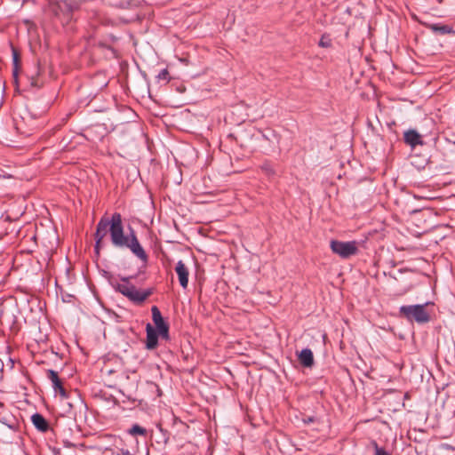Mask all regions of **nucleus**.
Instances as JSON below:
<instances>
[{"label": "nucleus", "instance_id": "9b49d317", "mask_svg": "<svg viewBox=\"0 0 455 455\" xmlns=\"http://www.w3.org/2000/svg\"><path fill=\"white\" fill-rule=\"evenodd\" d=\"M31 421L36 428L41 432H46L50 428L48 421L40 413H35L31 417Z\"/></svg>", "mask_w": 455, "mask_h": 455}, {"label": "nucleus", "instance_id": "2eb2a0df", "mask_svg": "<svg viewBox=\"0 0 455 455\" xmlns=\"http://www.w3.org/2000/svg\"><path fill=\"white\" fill-rule=\"evenodd\" d=\"M319 45L322 47H329L331 45V40L326 36H322Z\"/></svg>", "mask_w": 455, "mask_h": 455}, {"label": "nucleus", "instance_id": "f03ea898", "mask_svg": "<svg viewBox=\"0 0 455 455\" xmlns=\"http://www.w3.org/2000/svg\"><path fill=\"white\" fill-rule=\"evenodd\" d=\"M151 311L154 326L148 323L146 327V347L148 349H154L157 347L158 338L163 339H169V325L164 322L160 310L156 306H154L152 307Z\"/></svg>", "mask_w": 455, "mask_h": 455}, {"label": "nucleus", "instance_id": "423d86ee", "mask_svg": "<svg viewBox=\"0 0 455 455\" xmlns=\"http://www.w3.org/2000/svg\"><path fill=\"white\" fill-rule=\"evenodd\" d=\"M331 251L343 259H347L355 255L358 251L357 243L355 241L342 242L332 240L330 243Z\"/></svg>", "mask_w": 455, "mask_h": 455}, {"label": "nucleus", "instance_id": "1a4fd4ad", "mask_svg": "<svg viewBox=\"0 0 455 455\" xmlns=\"http://www.w3.org/2000/svg\"><path fill=\"white\" fill-rule=\"evenodd\" d=\"M404 141L406 144L414 148L418 145H423L421 135L415 130H408L403 135Z\"/></svg>", "mask_w": 455, "mask_h": 455}, {"label": "nucleus", "instance_id": "a211bd4d", "mask_svg": "<svg viewBox=\"0 0 455 455\" xmlns=\"http://www.w3.org/2000/svg\"><path fill=\"white\" fill-rule=\"evenodd\" d=\"M150 387H154V384L153 383H148Z\"/></svg>", "mask_w": 455, "mask_h": 455}, {"label": "nucleus", "instance_id": "f3484780", "mask_svg": "<svg viewBox=\"0 0 455 455\" xmlns=\"http://www.w3.org/2000/svg\"><path fill=\"white\" fill-rule=\"evenodd\" d=\"M150 294H151V292H150V291H144V299H147V297H148Z\"/></svg>", "mask_w": 455, "mask_h": 455}, {"label": "nucleus", "instance_id": "0eeeda50", "mask_svg": "<svg viewBox=\"0 0 455 455\" xmlns=\"http://www.w3.org/2000/svg\"><path fill=\"white\" fill-rule=\"evenodd\" d=\"M47 377L52 381L54 391L59 393L62 398L68 397V393L63 387V381L59 377V374L54 370L47 371Z\"/></svg>", "mask_w": 455, "mask_h": 455}, {"label": "nucleus", "instance_id": "f8f14e48", "mask_svg": "<svg viewBox=\"0 0 455 455\" xmlns=\"http://www.w3.org/2000/svg\"><path fill=\"white\" fill-rule=\"evenodd\" d=\"M429 29H431L433 32L445 35L451 32V28L447 25L443 24H428L427 26Z\"/></svg>", "mask_w": 455, "mask_h": 455}, {"label": "nucleus", "instance_id": "4468645a", "mask_svg": "<svg viewBox=\"0 0 455 455\" xmlns=\"http://www.w3.org/2000/svg\"><path fill=\"white\" fill-rule=\"evenodd\" d=\"M129 434L131 435H142V427L140 425H134L130 430Z\"/></svg>", "mask_w": 455, "mask_h": 455}, {"label": "nucleus", "instance_id": "6e6552de", "mask_svg": "<svg viewBox=\"0 0 455 455\" xmlns=\"http://www.w3.org/2000/svg\"><path fill=\"white\" fill-rule=\"evenodd\" d=\"M175 272L178 275L180 284L182 288L186 289L188 284V275L189 271L188 267L183 263L182 260H180L176 267H175Z\"/></svg>", "mask_w": 455, "mask_h": 455}, {"label": "nucleus", "instance_id": "dca6fc26", "mask_svg": "<svg viewBox=\"0 0 455 455\" xmlns=\"http://www.w3.org/2000/svg\"><path fill=\"white\" fill-rule=\"evenodd\" d=\"M167 76H168V71H167V69H163V70L159 73L158 77H159L160 79H164V80H165V79H167Z\"/></svg>", "mask_w": 455, "mask_h": 455}, {"label": "nucleus", "instance_id": "ddd939ff", "mask_svg": "<svg viewBox=\"0 0 455 455\" xmlns=\"http://www.w3.org/2000/svg\"><path fill=\"white\" fill-rule=\"evenodd\" d=\"M371 444L375 451L374 455H390L387 451H385L383 448L379 447L375 441H372L371 443Z\"/></svg>", "mask_w": 455, "mask_h": 455}, {"label": "nucleus", "instance_id": "20e7f679", "mask_svg": "<svg viewBox=\"0 0 455 455\" xmlns=\"http://www.w3.org/2000/svg\"><path fill=\"white\" fill-rule=\"evenodd\" d=\"M14 122L17 132L24 136H30L40 128L39 120L35 118L27 108L21 110Z\"/></svg>", "mask_w": 455, "mask_h": 455}, {"label": "nucleus", "instance_id": "7ed1b4c3", "mask_svg": "<svg viewBox=\"0 0 455 455\" xmlns=\"http://www.w3.org/2000/svg\"><path fill=\"white\" fill-rule=\"evenodd\" d=\"M137 278L135 276H129L121 279L116 286V290L124 295L132 303L136 305H142V291L141 288L136 283Z\"/></svg>", "mask_w": 455, "mask_h": 455}, {"label": "nucleus", "instance_id": "f257e3e1", "mask_svg": "<svg viewBox=\"0 0 455 455\" xmlns=\"http://www.w3.org/2000/svg\"><path fill=\"white\" fill-rule=\"evenodd\" d=\"M108 233L110 234L111 242L116 247L129 248L134 254L142 259V248L135 235H124V234L122 216L120 213L115 212L110 220L107 217H102L98 222L94 234L95 251L97 252H99L103 246V240Z\"/></svg>", "mask_w": 455, "mask_h": 455}, {"label": "nucleus", "instance_id": "39448f33", "mask_svg": "<svg viewBox=\"0 0 455 455\" xmlns=\"http://www.w3.org/2000/svg\"><path fill=\"white\" fill-rule=\"evenodd\" d=\"M428 305L430 304L402 306L400 307V313L409 321L414 320L419 323H427L430 319L429 314L426 309Z\"/></svg>", "mask_w": 455, "mask_h": 455}, {"label": "nucleus", "instance_id": "9d476101", "mask_svg": "<svg viewBox=\"0 0 455 455\" xmlns=\"http://www.w3.org/2000/svg\"><path fill=\"white\" fill-rule=\"evenodd\" d=\"M298 359L301 365L310 368L314 364V355L311 349L305 348L298 353Z\"/></svg>", "mask_w": 455, "mask_h": 455}]
</instances>
